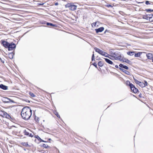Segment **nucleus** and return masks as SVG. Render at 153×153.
<instances>
[{
  "mask_svg": "<svg viewBox=\"0 0 153 153\" xmlns=\"http://www.w3.org/2000/svg\"><path fill=\"white\" fill-rule=\"evenodd\" d=\"M93 65H94L95 67H96V68H97V64L95 63V62H94V63L93 64Z\"/></svg>",
  "mask_w": 153,
  "mask_h": 153,
  "instance_id": "nucleus-38",
  "label": "nucleus"
},
{
  "mask_svg": "<svg viewBox=\"0 0 153 153\" xmlns=\"http://www.w3.org/2000/svg\"><path fill=\"white\" fill-rule=\"evenodd\" d=\"M98 65L99 66L102 67L103 66V63L102 62L100 61L98 63Z\"/></svg>",
  "mask_w": 153,
  "mask_h": 153,
  "instance_id": "nucleus-25",
  "label": "nucleus"
},
{
  "mask_svg": "<svg viewBox=\"0 0 153 153\" xmlns=\"http://www.w3.org/2000/svg\"><path fill=\"white\" fill-rule=\"evenodd\" d=\"M141 52H139L137 53H135L134 55V56L135 57H138L140 56L141 54L142 53Z\"/></svg>",
  "mask_w": 153,
  "mask_h": 153,
  "instance_id": "nucleus-17",
  "label": "nucleus"
},
{
  "mask_svg": "<svg viewBox=\"0 0 153 153\" xmlns=\"http://www.w3.org/2000/svg\"><path fill=\"white\" fill-rule=\"evenodd\" d=\"M126 84L127 85H129L130 86V84H132L131 83H130V82L129 81H127L126 82Z\"/></svg>",
  "mask_w": 153,
  "mask_h": 153,
  "instance_id": "nucleus-34",
  "label": "nucleus"
},
{
  "mask_svg": "<svg viewBox=\"0 0 153 153\" xmlns=\"http://www.w3.org/2000/svg\"><path fill=\"white\" fill-rule=\"evenodd\" d=\"M24 133L25 135H27L28 136V135L29 134V133L28 131H26V130H25L24 131Z\"/></svg>",
  "mask_w": 153,
  "mask_h": 153,
  "instance_id": "nucleus-26",
  "label": "nucleus"
},
{
  "mask_svg": "<svg viewBox=\"0 0 153 153\" xmlns=\"http://www.w3.org/2000/svg\"><path fill=\"white\" fill-rule=\"evenodd\" d=\"M32 114V110L28 107H24L22 110L21 114L22 118L26 120L30 119Z\"/></svg>",
  "mask_w": 153,
  "mask_h": 153,
  "instance_id": "nucleus-1",
  "label": "nucleus"
},
{
  "mask_svg": "<svg viewBox=\"0 0 153 153\" xmlns=\"http://www.w3.org/2000/svg\"><path fill=\"white\" fill-rule=\"evenodd\" d=\"M115 67L116 68H118V65H116L115 66Z\"/></svg>",
  "mask_w": 153,
  "mask_h": 153,
  "instance_id": "nucleus-48",
  "label": "nucleus"
},
{
  "mask_svg": "<svg viewBox=\"0 0 153 153\" xmlns=\"http://www.w3.org/2000/svg\"><path fill=\"white\" fill-rule=\"evenodd\" d=\"M51 140V139H49V140Z\"/></svg>",
  "mask_w": 153,
  "mask_h": 153,
  "instance_id": "nucleus-50",
  "label": "nucleus"
},
{
  "mask_svg": "<svg viewBox=\"0 0 153 153\" xmlns=\"http://www.w3.org/2000/svg\"><path fill=\"white\" fill-rule=\"evenodd\" d=\"M35 137L39 141L41 140V139L38 135L35 136Z\"/></svg>",
  "mask_w": 153,
  "mask_h": 153,
  "instance_id": "nucleus-31",
  "label": "nucleus"
},
{
  "mask_svg": "<svg viewBox=\"0 0 153 153\" xmlns=\"http://www.w3.org/2000/svg\"><path fill=\"white\" fill-rule=\"evenodd\" d=\"M149 16H151L152 17V18L153 17V14H149Z\"/></svg>",
  "mask_w": 153,
  "mask_h": 153,
  "instance_id": "nucleus-44",
  "label": "nucleus"
},
{
  "mask_svg": "<svg viewBox=\"0 0 153 153\" xmlns=\"http://www.w3.org/2000/svg\"><path fill=\"white\" fill-rule=\"evenodd\" d=\"M39 153H44V151L42 150H41L39 151Z\"/></svg>",
  "mask_w": 153,
  "mask_h": 153,
  "instance_id": "nucleus-40",
  "label": "nucleus"
},
{
  "mask_svg": "<svg viewBox=\"0 0 153 153\" xmlns=\"http://www.w3.org/2000/svg\"><path fill=\"white\" fill-rule=\"evenodd\" d=\"M104 28L103 27H101L98 29H95V30L96 33H97L99 32H101L104 30Z\"/></svg>",
  "mask_w": 153,
  "mask_h": 153,
  "instance_id": "nucleus-8",
  "label": "nucleus"
},
{
  "mask_svg": "<svg viewBox=\"0 0 153 153\" xmlns=\"http://www.w3.org/2000/svg\"><path fill=\"white\" fill-rule=\"evenodd\" d=\"M14 55V54L13 53H9L8 54L9 57L11 59H12L13 58Z\"/></svg>",
  "mask_w": 153,
  "mask_h": 153,
  "instance_id": "nucleus-15",
  "label": "nucleus"
},
{
  "mask_svg": "<svg viewBox=\"0 0 153 153\" xmlns=\"http://www.w3.org/2000/svg\"><path fill=\"white\" fill-rule=\"evenodd\" d=\"M1 42L3 46L7 48L9 51L13 50L16 48V45L13 42L9 43L4 40H2Z\"/></svg>",
  "mask_w": 153,
  "mask_h": 153,
  "instance_id": "nucleus-2",
  "label": "nucleus"
},
{
  "mask_svg": "<svg viewBox=\"0 0 153 153\" xmlns=\"http://www.w3.org/2000/svg\"><path fill=\"white\" fill-rule=\"evenodd\" d=\"M144 85H145V87L148 85V83L147 81L146 80H144Z\"/></svg>",
  "mask_w": 153,
  "mask_h": 153,
  "instance_id": "nucleus-35",
  "label": "nucleus"
},
{
  "mask_svg": "<svg viewBox=\"0 0 153 153\" xmlns=\"http://www.w3.org/2000/svg\"><path fill=\"white\" fill-rule=\"evenodd\" d=\"M54 114L57 116V117H59V118H60V116L57 112H55Z\"/></svg>",
  "mask_w": 153,
  "mask_h": 153,
  "instance_id": "nucleus-30",
  "label": "nucleus"
},
{
  "mask_svg": "<svg viewBox=\"0 0 153 153\" xmlns=\"http://www.w3.org/2000/svg\"><path fill=\"white\" fill-rule=\"evenodd\" d=\"M108 32V30H106L104 32V33H105L107 32Z\"/></svg>",
  "mask_w": 153,
  "mask_h": 153,
  "instance_id": "nucleus-43",
  "label": "nucleus"
},
{
  "mask_svg": "<svg viewBox=\"0 0 153 153\" xmlns=\"http://www.w3.org/2000/svg\"><path fill=\"white\" fill-rule=\"evenodd\" d=\"M134 79L135 83L139 85L140 84V82L138 81L136 79H135L134 77H133Z\"/></svg>",
  "mask_w": 153,
  "mask_h": 153,
  "instance_id": "nucleus-21",
  "label": "nucleus"
},
{
  "mask_svg": "<svg viewBox=\"0 0 153 153\" xmlns=\"http://www.w3.org/2000/svg\"><path fill=\"white\" fill-rule=\"evenodd\" d=\"M147 12H153V10H152L151 9H146L145 10Z\"/></svg>",
  "mask_w": 153,
  "mask_h": 153,
  "instance_id": "nucleus-28",
  "label": "nucleus"
},
{
  "mask_svg": "<svg viewBox=\"0 0 153 153\" xmlns=\"http://www.w3.org/2000/svg\"><path fill=\"white\" fill-rule=\"evenodd\" d=\"M120 71H122L124 72L126 74H127V75H130V73L129 71H128L126 70H125V69H123L121 68H120Z\"/></svg>",
  "mask_w": 153,
  "mask_h": 153,
  "instance_id": "nucleus-12",
  "label": "nucleus"
},
{
  "mask_svg": "<svg viewBox=\"0 0 153 153\" xmlns=\"http://www.w3.org/2000/svg\"><path fill=\"white\" fill-rule=\"evenodd\" d=\"M130 87L131 90L134 93H137L138 91V89L132 84H130Z\"/></svg>",
  "mask_w": 153,
  "mask_h": 153,
  "instance_id": "nucleus-4",
  "label": "nucleus"
},
{
  "mask_svg": "<svg viewBox=\"0 0 153 153\" xmlns=\"http://www.w3.org/2000/svg\"><path fill=\"white\" fill-rule=\"evenodd\" d=\"M146 5H148L150 4V3H149V1H146Z\"/></svg>",
  "mask_w": 153,
  "mask_h": 153,
  "instance_id": "nucleus-41",
  "label": "nucleus"
},
{
  "mask_svg": "<svg viewBox=\"0 0 153 153\" xmlns=\"http://www.w3.org/2000/svg\"><path fill=\"white\" fill-rule=\"evenodd\" d=\"M111 55L110 56L114 58L115 60L122 61L123 60V54L119 52H114L113 51H111L110 53Z\"/></svg>",
  "mask_w": 153,
  "mask_h": 153,
  "instance_id": "nucleus-3",
  "label": "nucleus"
},
{
  "mask_svg": "<svg viewBox=\"0 0 153 153\" xmlns=\"http://www.w3.org/2000/svg\"><path fill=\"white\" fill-rule=\"evenodd\" d=\"M152 17L150 16L149 18V20L151 22H153V19H152Z\"/></svg>",
  "mask_w": 153,
  "mask_h": 153,
  "instance_id": "nucleus-37",
  "label": "nucleus"
},
{
  "mask_svg": "<svg viewBox=\"0 0 153 153\" xmlns=\"http://www.w3.org/2000/svg\"><path fill=\"white\" fill-rule=\"evenodd\" d=\"M94 52L93 51V54L92 55V61H93L94 60Z\"/></svg>",
  "mask_w": 153,
  "mask_h": 153,
  "instance_id": "nucleus-32",
  "label": "nucleus"
},
{
  "mask_svg": "<svg viewBox=\"0 0 153 153\" xmlns=\"http://www.w3.org/2000/svg\"><path fill=\"white\" fill-rule=\"evenodd\" d=\"M30 94L31 96L33 97H35V95L32 93L30 92Z\"/></svg>",
  "mask_w": 153,
  "mask_h": 153,
  "instance_id": "nucleus-33",
  "label": "nucleus"
},
{
  "mask_svg": "<svg viewBox=\"0 0 153 153\" xmlns=\"http://www.w3.org/2000/svg\"><path fill=\"white\" fill-rule=\"evenodd\" d=\"M22 145L26 147H30L29 145L28 144L27 142H24L22 143Z\"/></svg>",
  "mask_w": 153,
  "mask_h": 153,
  "instance_id": "nucleus-16",
  "label": "nucleus"
},
{
  "mask_svg": "<svg viewBox=\"0 0 153 153\" xmlns=\"http://www.w3.org/2000/svg\"><path fill=\"white\" fill-rule=\"evenodd\" d=\"M106 6L107 7H112V6L110 5V4H107L106 5Z\"/></svg>",
  "mask_w": 153,
  "mask_h": 153,
  "instance_id": "nucleus-39",
  "label": "nucleus"
},
{
  "mask_svg": "<svg viewBox=\"0 0 153 153\" xmlns=\"http://www.w3.org/2000/svg\"><path fill=\"white\" fill-rule=\"evenodd\" d=\"M99 22H96L94 23H93L92 24V26L93 27V25H94V26H96L97 23H98Z\"/></svg>",
  "mask_w": 153,
  "mask_h": 153,
  "instance_id": "nucleus-36",
  "label": "nucleus"
},
{
  "mask_svg": "<svg viewBox=\"0 0 153 153\" xmlns=\"http://www.w3.org/2000/svg\"><path fill=\"white\" fill-rule=\"evenodd\" d=\"M40 4V5H43V4Z\"/></svg>",
  "mask_w": 153,
  "mask_h": 153,
  "instance_id": "nucleus-49",
  "label": "nucleus"
},
{
  "mask_svg": "<svg viewBox=\"0 0 153 153\" xmlns=\"http://www.w3.org/2000/svg\"><path fill=\"white\" fill-rule=\"evenodd\" d=\"M38 119H39V118H38V119H37V120L38 121Z\"/></svg>",
  "mask_w": 153,
  "mask_h": 153,
  "instance_id": "nucleus-52",
  "label": "nucleus"
},
{
  "mask_svg": "<svg viewBox=\"0 0 153 153\" xmlns=\"http://www.w3.org/2000/svg\"><path fill=\"white\" fill-rule=\"evenodd\" d=\"M40 142H46L45 141H44V140H43L41 139V140H40Z\"/></svg>",
  "mask_w": 153,
  "mask_h": 153,
  "instance_id": "nucleus-46",
  "label": "nucleus"
},
{
  "mask_svg": "<svg viewBox=\"0 0 153 153\" xmlns=\"http://www.w3.org/2000/svg\"><path fill=\"white\" fill-rule=\"evenodd\" d=\"M139 85L142 88H143L145 87V85H144V83L143 82H140V84Z\"/></svg>",
  "mask_w": 153,
  "mask_h": 153,
  "instance_id": "nucleus-22",
  "label": "nucleus"
},
{
  "mask_svg": "<svg viewBox=\"0 0 153 153\" xmlns=\"http://www.w3.org/2000/svg\"><path fill=\"white\" fill-rule=\"evenodd\" d=\"M134 53V51H128L127 52V54L130 56H133Z\"/></svg>",
  "mask_w": 153,
  "mask_h": 153,
  "instance_id": "nucleus-19",
  "label": "nucleus"
},
{
  "mask_svg": "<svg viewBox=\"0 0 153 153\" xmlns=\"http://www.w3.org/2000/svg\"><path fill=\"white\" fill-rule=\"evenodd\" d=\"M146 56L148 59H152L153 58V54L151 53H148L146 54Z\"/></svg>",
  "mask_w": 153,
  "mask_h": 153,
  "instance_id": "nucleus-9",
  "label": "nucleus"
},
{
  "mask_svg": "<svg viewBox=\"0 0 153 153\" xmlns=\"http://www.w3.org/2000/svg\"><path fill=\"white\" fill-rule=\"evenodd\" d=\"M110 56H108V58L109 59H112L111 56H110V55H109Z\"/></svg>",
  "mask_w": 153,
  "mask_h": 153,
  "instance_id": "nucleus-45",
  "label": "nucleus"
},
{
  "mask_svg": "<svg viewBox=\"0 0 153 153\" xmlns=\"http://www.w3.org/2000/svg\"><path fill=\"white\" fill-rule=\"evenodd\" d=\"M38 119H39V118H38V119H37V120L38 121Z\"/></svg>",
  "mask_w": 153,
  "mask_h": 153,
  "instance_id": "nucleus-51",
  "label": "nucleus"
},
{
  "mask_svg": "<svg viewBox=\"0 0 153 153\" xmlns=\"http://www.w3.org/2000/svg\"><path fill=\"white\" fill-rule=\"evenodd\" d=\"M3 100V102L4 103H10V102H14L13 100H12L9 98L7 97H4V98Z\"/></svg>",
  "mask_w": 153,
  "mask_h": 153,
  "instance_id": "nucleus-5",
  "label": "nucleus"
},
{
  "mask_svg": "<svg viewBox=\"0 0 153 153\" xmlns=\"http://www.w3.org/2000/svg\"><path fill=\"white\" fill-rule=\"evenodd\" d=\"M149 14L146 15H144L143 16V18L144 19H146L147 20H149V18L150 16H149Z\"/></svg>",
  "mask_w": 153,
  "mask_h": 153,
  "instance_id": "nucleus-18",
  "label": "nucleus"
},
{
  "mask_svg": "<svg viewBox=\"0 0 153 153\" xmlns=\"http://www.w3.org/2000/svg\"><path fill=\"white\" fill-rule=\"evenodd\" d=\"M47 25L48 26L50 25L51 26H56V25L53 24H52L51 23H48V22H47Z\"/></svg>",
  "mask_w": 153,
  "mask_h": 153,
  "instance_id": "nucleus-24",
  "label": "nucleus"
},
{
  "mask_svg": "<svg viewBox=\"0 0 153 153\" xmlns=\"http://www.w3.org/2000/svg\"><path fill=\"white\" fill-rule=\"evenodd\" d=\"M76 6L75 5H73L72 4L70 7V8H69V10L72 11H74L76 9Z\"/></svg>",
  "mask_w": 153,
  "mask_h": 153,
  "instance_id": "nucleus-10",
  "label": "nucleus"
},
{
  "mask_svg": "<svg viewBox=\"0 0 153 153\" xmlns=\"http://www.w3.org/2000/svg\"><path fill=\"white\" fill-rule=\"evenodd\" d=\"M119 66L120 67L123 68H124L126 70H128V67H127V66H126V65H124L122 64H120L119 65Z\"/></svg>",
  "mask_w": 153,
  "mask_h": 153,
  "instance_id": "nucleus-13",
  "label": "nucleus"
},
{
  "mask_svg": "<svg viewBox=\"0 0 153 153\" xmlns=\"http://www.w3.org/2000/svg\"><path fill=\"white\" fill-rule=\"evenodd\" d=\"M55 5H57L58 4V3L57 2L55 4Z\"/></svg>",
  "mask_w": 153,
  "mask_h": 153,
  "instance_id": "nucleus-47",
  "label": "nucleus"
},
{
  "mask_svg": "<svg viewBox=\"0 0 153 153\" xmlns=\"http://www.w3.org/2000/svg\"><path fill=\"white\" fill-rule=\"evenodd\" d=\"M42 146L45 148H47L49 147L48 145L45 144H43L42 145Z\"/></svg>",
  "mask_w": 153,
  "mask_h": 153,
  "instance_id": "nucleus-29",
  "label": "nucleus"
},
{
  "mask_svg": "<svg viewBox=\"0 0 153 153\" xmlns=\"http://www.w3.org/2000/svg\"><path fill=\"white\" fill-rule=\"evenodd\" d=\"M29 136L31 137H33V135H32L31 134H29V135H28Z\"/></svg>",
  "mask_w": 153,
  "mask_h": 153,
  "instance_id": "nucleus-42",
  "label": "nucleus"
},
{
  "mask_svg": "<svg viewBox=\"0 0 153 153\" xmlns=\"http://www.w3.org/2000/svg\"><path fill=\"white\" fill-rule=\"evenodd\" d=\"M1 112L3 114V116L4 117L8 119L10 118V115L8 114H7L6 112L4 111H1Z\"/></svg>",
  "mask_w": 153,
  "mask_h": 153,
  "instance_id": "nucleus-7",
  "label": "nucleus"
},
{
  "mask_svg": "<svg viewBox=\"0 0 153 153\" xmlns=\"http://www.w3.org/2000/svg\"><path fill=\"white\" fill-rule=\"evenodd\" d=\"M122 61L129 64H130L131 62L130 60L128 59H124L123 60H122Z\"/></svg>",
  "mask_w": 153,
  "mask_h": 153,
  "instance_id": "nucleus-20",
  "label": "nucleus"
},
{
  "mask_svg": "<svg viewBox=\"0 0 153 153\" xmlns=\"http://www.w3.org/2000/svg\"><path fill=\"white\" fill-rule=\"evenodd\" d=\"M104 59H105V61L107 62L108 63L110 64H111V65H112L113 64V62L112 61H111V60H110V59H107V58H104Z\"/></svg>",
  "mask_w": 153,
  "mask_h": 153,
  "instance_id": "nucleus-14",
  "label": "nucleus"
},
{
  "mask_svg": "<svg viewBox=\"0 0 153 153\" xmlns=\"http://www.w3.org/2000/svg\"><path fill=\"white\" fill-rule=\"evenodd\" d=\"M72 4L71 3H68L65 5V6L66 7H68L69 8H70Z\"/></svg>",
  "mask_w": 153,
  "mask_h": 153,
  "instance_id": "nucleus-23",
  "label": "nucleus"
},
{
  "mask_svg": "<svg viewBox=\"0 0 153 153\" xmlns=\"http://www.w3.org/2000/svg\"><path fill=\"white\" fill-rule=\"evenodd\" d=\"M0 88L4 90H6L8 89V87L3 84L0 85Z\"/></svg>",
  "mask_w": 153,
  "mask_h": 153,
  "instance_id": "nucleus-11",
  "label": "nucleus"
},
{
  "mask_svg": "<svg viewBox=\"0 0 153 153\" xmlns=\"http://www.w3.org/2000/svg\"><path fill=\"white\" fill-rule=\"evenodd\" d=\"M104 53H104L103 54H102V55L104 56L105 57H108V54L107 53H106L105 52H104Z\"/></svg>",
  "mask_w": 153,
  "mask_h": 153,
  "instance_id": "nucleus-27",
  "label": "nucleus"
},
{
  "mask_svg": "<svg viewBox=\"0 0 153 153\" xmlns=\"http://www.w3.org/2000/svg\"><path fill=\"white\" fill-rule=\"evenodd\" d=\"M94 49L96 52H98V53L102 55V54H103L104 53H105L104 51L96 47L94 48Z\"/></svg>",
  "mask_w": 153,
  "mask_h": 153,
  "instance_id": "nucleus-6",
  "label": "nucleus"
}]
</instances>
